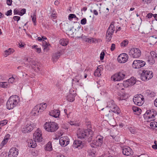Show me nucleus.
I'll return each mask as SVG.
<instances>
[{
    "mask_svg": "<svg viewBox=\"0 0 157 157\" xmlns=\"http://www.w3.org/2000/svg\"><path fill=\"white\" fill-rule=\"evenodd\" d=\"M19 101L20 98L18 96L14 95L11 96L6 102L7 108L9 110L13 109L17 105Z\"/></svg>",
    "mask_w": 157,
    "mask_h": 157,
    "instance_id": "f257e3e1",
    "label": "nucleus"
},
{
    "mask_svg": "<svg viewBox=\"0 0 157 157\" xmlns=\"http://www.w3.org/2000/svg\"><path fill=\"white\" fill-rule=\"evenodd\" d=\"M47 105L45 103H42L34 107L31 112L32 116H37L41 114L46 108Z\"/></svg>",
    "mask_w": 157,
    "mask_h": 157,
    "instance_id": "f03ea898",
    "label": "nucleus"
},
{
    "mask_svg": "<svg viewBox=\"0 0 157 157\" xmlns=\"http://www.w3.org/2000/svg\"><path fill=\"white\" fill-rule=\"evenodd\" d=\"M93 134L92 130H84L78 131L77 132V137L80 139H85L89 137V139H92Z\"/></svg>",
    "mask_w": 157,
    "mask_h": 157,
    "instance_id": "7ed1b4c3",
    "label": "nucleus"
},
{
    "mask_svg": "<svg viewBox=\"0 0 157 157\" xmlns=\"http://www.w3.org/2000/svg\"><path fill=\"white\" fill-rule=\"evenodd\" d=\"M44 127L46 131L50 132H55L59 127L57 123L54 122H46Z\"/></svg>",
    "mask_w": 157,
    "mask_h": 157,
    "instance_id": "20e7f679",
    "label": "nucleus"
},
{
    "mask_svg": "<svg viewBox=\"0 0 157 157\" xmlns=\"http://www.w3.org/2000/svg\"><path fill=\"white\" fill-rule=\"evenodd\" d=\"M157 114L156 112L153 109L147 110L144 114V117L148 122H150L155 120V117Z\"/></svg>",
    "mask_w": 157,
    "mask_h": 157,
    "instance_id": "39448f33",
    "label": "nucleus"
},
{
    "mask_svg": "<svg viewBox=\"0 0 157 157\" xmlns=\"http://www.w3.org/2000/svg\"><path fill=\"white\" fill-rule=\"evenodd\" d=\"M153 75V73L151 71L143 70L140 75V78L142 81H147L152 78Z\"/></svg>",
    "mask_w": 157,
    "mask_h": 157,
    "instance_id": "423d86ee",
    "label": "nucleus"
},
{
    "mask_svg": "<svg viewBox=\"0 0 157 157\" xmlns=\"http://www.w3.org/2000/svg\"><path fill=\"white\" fill-rule=\"evenodd\" d=\"M141 54V50L138 48H133L129 50L128 54L132 58H137L140 57Z\"/></svg>",
    "mask_w": 157,
    "mask_h": 157,
    "instance_id": "0eeeda50",
    "label": "nucleus"
},
{
    "mask_svg": "<svg viewBox=\"0 0 157 157\" xmlns=\"http://www.w3.org/2000/svg\"><path fill=\"white\" fill-rule=\"evenodd\" d=\"M35 126V125L31 121H27L25 123V125L22 128V131L24 133L30 132L33 130Z\"/></svg>",
    "mask_w": 157,
    "mask_h": 157,
    "instance_id": "6e6552de",
    "label": "nucleus"
},
{
    "mask_svg": "<svg viewBox=\"0 0 157 157\" xmlns=\"http://www.w3.org/2000/svg\"><path fill=\"white\" fill-rule=\"evenodd\" d=\"M133 100L135 104L139 106L142 105L144 102V97L141 94L135 96Z\"/></svg>",
    "mask_w": 157,
    "mask_h": 157,
    "instance_id": "1a4fd4ad",
    "label": "nucleus"
},
{
    "mask_svg": "<svg viewBox=\"0 0 157 157\" xmlns=\"http://www.w3.org/2000/svg\"><path fill=\"white\" fill-rule=\"evenodd\" d=\"M26 61L29 63V65L31 66L32 68L36 72L40 71V68L38 66V64L36 62L33 60L32 58L28 57L26 58Z\"/></svg>",
    "mask_w": 157,
    "mask_h": 157,
    "instance_id": "9d476101",
    "label": "nucleus"
},
{
    "mask_svg": "<svg viewBox=\"0 0 157 157\" xmlns=\"http://www.w3.org/2000/svg\"><path fill=\"white\" fill-rule=\"evenodd\" d=\"M41 130L39 128L37 129L34 133L33 138L34 140L38 142H41L43 138Z\"/></svg>",
    "mask_w": 157,
    "mask_h": 157,
    "instance_id": "9b49d317",
    "label": "nucleus"
},
{
    "mask_svg": "<svg viewBox=\"0 0 157 157\" xmlns=\"http://www.w3.org/2000/svg\"><path fill=\"white\" fill-rule=\"evenodd\" d=\"M145 62L141 60H135L132 64V67L135 69H138L143 67L145 65Z\"/></svg>",
    "mask_w": 157,
    "mask_h": 157,
    "instance_id": "f8f14e48",
    "label": "nucleus"
},
{
    "mask_svg": "<svg viewBox=\"0 0 157 157\" xmlns=\"http://www.w3.org/2000/svg\"><path fill=\"white\" fill-rule=\"evenodd\" d=\"M76 95V91L71 89L70 90L69 93L67 96V99L68 101L72 102L75 100Z\"/></svg>",
    "mask_w": 157,
    "mask_h": 157,
    "instance_id": "ddd939ff",
    "label": "nucleus"
},
{
    "mask_svg": "<svg viewBox=\"0 0 157 157\" xmlns=\"http://www.w3.org/2000/svg\"><path fill=\"white\" fill-rule=\"evenodd\" d=\"M128 59V56L125 53H123L120 55L117 58L118 61L120 63H125Z\"/></svg>",
    "mask_w": 157,
    "mask_h": 157,
    "instance_id": "4468645a",
    "label": "nucleus"
},
{
    "mask_svg": "<svg viewBox=\"0 0 157 157\" xmlns=\"http://www.w3.org/2000/svg\"><path fill=\"white\" fill-rule=\"evenodd\" d=\"M105 139L102 136L100 135H98L96 137V139L95 141L96 145L98 147H101L104 143Z\"/></svg>",
    "mask_w": 157,
    "mask_h": 157,
    "instance_id": "2eb2a0df",
    "label": "nucleus"
},
{
    "mask_svg": "<svg viewBox=\"0 0 157 157\" xmlns=\"http://www.w3.org/2000/svg\"><path fill=\"white\" fill-rule=\"evenodd\" d=\"M125 75L122 72H120L115 74L113 76V80L114 81H119L123 80Z\"/></svg>",
    "mask_w": 157,
    "mask_h": 157,
    "instance_id": "dca6fc26",
    "label": "nucleus"
},
{
    "mask_svg": "<svg viewBox=\"0 0 157 157\" xmlns=\"http://www.w3.org/2000/svg\"><path fill=\"white\" fill-rule=\"evenodd\" d=\"M70 140L68 137L64 136L61 137L59 140V142L60 145L64 147L67 145L69 143Z\"/></svg>",
    "mask_w": 157,
    "mask_h": 157,
    "instance_id": "f3484780",
    "label": "nucleus"
},
{
    "mask_svg": "<svg viewBox=\"0 0 157 157\" xmlns=\"http://www.w3.org/2000/svg\"><path fill=\"white\" fill-rule=\"evenodd\" d=\"M18 153V150L17 148L12 147L9 152L8 156L9 157H17Z\"/></svg>",
    "mask_w": 157,
    "mask_h": 157,
    "instance_id": "a211bd4d",
    "label": "nucleus"
},
{
    "mask_svg": "<svg viewBox=\"0 0 157 157\" xmlns=\"http://www.w3.org/2000/svg\"><path fill=\"white\" fill-rule=\"evenodd\" d=\"M84 144L82 141L79 140H75L73 143V147L78 149H82L84 146Z\"/></svg>",
    "mask_w": 157,
    "mask_h": 157,
    "instance_id": "6ab92c4d",
    "label": "nucleus"
},
{
    "mask_svg": "<svg viewBox=\"0 0 157 157\" xmlns=\"http://www.w3.org/2000/svg\"><path fill=\"white\" fill-rule=\"evenodd\" d=\"M113 101H111V105L109 106L111 110L113 113L119 114L120 113V110L118 106L113 103Z\"/></svg>",
    "mask_w": 157,
    "mask_h": 157,
    "instance_id": "aec40b11",
    "label": "nucleus"
},
{
    "mask_svg": "<svg viewBox=\"0 0 157 157\" xmlns=\"http://www.w3.org/2000/svg\"><path fill=\"white\" fill-rule=\"evenodd\" d=\"M115 22H112L110 25L107 29V35H113L115 30V26L114 25Z\"/></svg>",
    "mask_w": 157,
    "mask_h": 157,
    "instance_id": "412c9836",
    "label": "nucleus"
},
{
    "mask_svg": "<svg viewBox=\"0 0 157 157\" xmlns=\"http://www.w3.org/2000/svg\"><path fill=\"white\" fill-rule=\"evenodd\" d=\"M132 150L129 147H123L122 149V153L125 156L130 155L132 154Z\"/></svg>",
    "mask_w": 157,
    "mask_h": 157,
    "instance_id": "4be33fe9",
    "label": "nucleus"
},
{
    "mask_svg": "<svg viewBox=\"0 0 157 157\" xmlns=\"http://www.w3.org/2000/svg\"><path fill=\"white\" fill-rule=\"evenodd\" d=\"M65 50L58 51L57 52L54 54L52 56V58L54 60L56 61L59 59L60 56L64 52Z\"/></svg>",
    "mask_w": 157,
    "mask_h": 157,
    "instance_id": "5701e85b",
    "label": "nucleus"
},
{
    "mask_svg": "<svg viewBox=\"0 0 157 157\" xmlns=\"http://www.w3.org/2000/svg\"><path fill=\"white\" fill-rule=\"evenodd\" d=\"M49 114L54 117L57 118L60 114V111L57 109L53 110L49 112Z\"/></svg>",
    "mask_w": 157,
    "mask_h": 157,
    "instance_id": "b1692460",
    "label": "nucleus"
},
{
    "mask_svg": "<svg viewBox=\"0 0 157 157\" xmlns=\"http://www.w3.org/2000/svg\"><path fill=\"white\" fill-rule=\"evenodd\" d=\"M36 141L34 140H31L28 141V146L29 147L34 148L36 147L37 144L36 143Z\"/></svg>",
    "mask_w": 157,
    "mask_h": 157,
    "instance_id": "393cba45",
    "label": "nucleus"
},
{
    "mask_svg": "<svg viewBox=\"0 0 157 157\" xmlns=\"http://www.w3.org/2000/svg\"><path fill=\"white\" fill-rule=\"evenodd\" d=\"M101 69L98 67L95 70L94 75L95 76L99 77L101 75Z\"/></svg>",
    "mask_w": 157,
    "mask_h": 157,
    "instance_id": "a878e982",
    "label": "nucleus"
},
{
    "mask_svg": "<svg viewBox=\"0 0 157 157\" xmlns=\"http://www.w3.org/2000/svg\"><path fill=\"white\" fill-rule=\"evenodd\" d=\"M127 80L128 81L127 82L128 83V86H133L136 83V81L133 77H131L130 79H128Z\"/></svg>",
    "mask_w": 157,
    "mask_h": 157,
    "instance_id": "bb28decb",
    "label": "nucleus"
},
{
    "mask_svg": "<svg viewBox=\"0 0 157 157\" xmlns=\"http://www.w3.org/2000/svg\"><path fill=\"white\" fill-rule=\"evenodd\" d=\"M14 52V50L12 48H9L8 50L4 51V56L5 57H6L11 53H13Z\"/></svg>",
    "mask_w": 157,
    "mask_h": 157,
    "instance_id": "cd10ccee",
    "label": "nucleus"
},
{
    "mask_svg": "<svg viewBox=\"0 0 157 157\" xmlns=\"http://www.w3.org/2000/svg\"><path fill=\"white\" fill-rule=\"evenodd\" d=\"M128 42V40L127 39L123 40L121 43V47L123 48L126 47L127 46Z\"/></svg>",
    "mask_w": 157,
    "mask_h": 157,
    "instance_id": "c85d7f7f",
    "label": "nucleus"
},
{
    "mask_svg": "<svg viewBox=\"0 0 157 157\" xmlns=\"http://www.w3.org/2000/svg\"><path fill=\"white\" fill-rule=\"evenodd\" d=\"M10 85L9 83L7 82H0V87L3 88H6L9 87Z\"/></svg>",
    "mask_w": 157,
    "mask_h": 157,
    "instance_id": "c756f323",
    "label": "nucleus"
},
{
    "mask_svg": "<svg viewBox=\"0 0 157 157\" xmlns=\"http://www.w3.org/2000/svg\"><path fill=\"white\" fill-rule=\"evenodd\" d=\"M155 58L149 56L147 60L148 63L151 65L155 63Z\"/></svg>",
    "mask_w": 157,
    "mask_h": 157,
    "instance_id": "7c9ffc66",
    "label": "nucleus"
},
{
    "mask_svg": "<svg viewBox=\"0 0 157 157\" xmlns=\"http://www.w3.org/2000/svg\"><path fill=\"white\" fill-rule=\"evenodd\" d=\"M132 109L134 112L137 113V114L138 115L140 114L141 110L139 107L136 106H133L132 107Z\"/></svg>",
    "mask_w": 157,
    "mask_h": 157,
    "instance_id": "2f4dec72",
    "label": "nucleus"
},
{
    "mask_svg": "<svg viewBox=\"0 0 157 157\" xmlns=\"http://www.w3.org/2000/svg\"><path fill=\"white\" fill-rule=\"evenodd\" d=\"M59 44L63 46H66L68 44L67 41L64 39H62L59 40Z\"/></svg>",
    "mask_w": 157,
    "mask_h": 157,
    "instance_id": "473e14b6",
    "label": "nucleus"
},
{
    "mask_svg": "<svg viewBox=\"0 0 157 157\" xmlns=\"http://www.w3.org/2000/svg\"><path fill=\"white\" fill-rule=\"evenodd\" d=\"M45 149L47 151H51L52 148V144L50 142H49L46 145L45 147Z\"/></svg>",
    "mask_w": 157,
    "mask_h": 157,
    "instance_id": "72a5a7b5",
    "label": "nucleus"
},
{
    "mask_svg": "<svg viewBox=\"0 0 157 157\" xmlns=\"http://www.w3.org/2000/svg\"><path fill=\"white\" fill-rule=\"evenodd\" d=\"M31 17L32 18V20L33 23L34 25V26H36V18L35 13H34L33 15H31Z\"/></svg>",
    "mask_w": 157,
    "mask_h": 157,
    "instance_id": "f704fd0d",
    "label": "nucleus"
},
{
    "mask_svg": "<svg viewBox=\"0 0 157 157\" xmlns=\"http://www.w3.org/2000/svg\"><path fill=\"white\" fill-rule=\"evenodd\" d=\"M86 123L87 129H86L85 130H92L91 129V128H92V126L91 125V122L90 121H87L86 122Z\"/></svg>",
    "mask_w": 157,
    "mask_h": 157,
    "instance_id": "c9c22d12",
    "label": "nucleus"
},
{
    "mask_svg": "<svg viewBox=\"0 0 157 157\" xmlns=\"http://www.w3.org/2000/svg\"><path fill=\"white\" fill-rule=\"evenodd\" d=\"M38 46L37 45H34L32 46L33 49H35L36 51L38 53H40L41 52V50L40 48H37Z\"/></svg>",
    "mask_w": 157,
    "mask_h": 157,
    "instance_id": "e433bc0d",
    "label": "nucleus"
},
{
    "mask_svg": "<svg viewBox=\"0 0 157 157\" xmlns=\"http://www.w3.org/2000/svg\"><path fill=\"white\" fill-rule=\"evenodd\" d=\"M50 45V44L47 43V42L44 40H43V46L44 47V49L47 50L48 46Z\"/></svg>",
    "mask_w": 157,
    "mask_h": 157,
    "instance_id": "4c0bfd02",
    "label": "nucleus"
},
{
    "mask_svg": "<svg viewBox=\"0 0 157 157\" xmlns=\"http://www.w3.org/2000/svg\"><path fill=\"white\" fill-rule=\"evenodd\" d=\"M8 122L6 120H4L0 121V126L2 128L3 126L6 125Z\"/></svg>",
    "mask_w": 157,
    "mask_h": 157,
    "instance_id": "58836bf2",
    "label": "nucleus"
},
{
    "mask_svg": "<svg viewBox=\"0 0 157 157\" xmlns=\"http://www.w3.org/2000/svg\"><path fill=\"white\" fill-rule=\"evenodd\" d=\"M76 17V16L74 14H70L68 16V19L70 21H71L72 19Z\"/></svg>",
    "mask_w": 157,
    "mask_h": 157,
    "instance_id": "ea45409f",
    "label": "nucleus"
},
{
    "mask_svg": "<svg viewBox=\"0 0 157 157\" xmlns=\"http://www.w3.org/2000/svg\"><path fill=\"white\" fill-rule=\"evenodd\" d=\"M128 129L131 133L133 134H135L136 133V132L134 127H130L128 128Z\"/></svg>",
    "mask_w": 157,
    "mask_h": 157,
    "instance_id": "a19ab883",
    "label": "nucleus"
},
{
    "mask_svg": "<svg viewBox=\"0 0 157 157\" xmlns=\"http://www.w3.org/2000/svg\"><path fill=\"white\" fill-rule=\"evenodd\" d=\"M26 9H22L21 11L20 10V13H19V15L21 16H22L24 15L26 12Z\"/></svg>",
    "mask_w": 157,
    "mask_h": 157,
    "instance_id": "79ce46f5",
    "label": "nucleus"
},
{
    "mask_svg": "<svg viewBox=\"0 0 157 157\" xmlns=\"http://www.w3.org/2000/svg\"><path fill=\"white\" fill-rule=\"evenodd\" d=\"M150 56L155 58H157V54L154 51L151 52Z\"/></svg>",
    "mask_w": 157,
    "mask_h": 157,
    "instance_id": "37998d69",
    "label": "nucleus"
},
{
    "mask_svg": "<svg viewBox=\"0 0 157 157\" xmlns=\"http://www.w3.org/2000/svg\"><path fill=\"white\" fill-rule=\"evenodd\" d=\"M112 35H107V33H106V41L107 42H109L110 41L112 37Z\"/></svg>",
    "mask_w": 157,
    "mask_h": 157,
    "instance_id": "c03bdc74",
    "label": "nucleus"
},
{
    "mask_svg": "<svg viewBox=\"0 0 157 157\" xmlns=\"http://www.w3.org/2000/svg\"><path fill=\"white\" fill-rule=\"evenodd\" d=\"M105 55V52L103 51H102L100 55V59L101 60H102L104 59Z\"/></svg>",
    "mask_w": 157,
    "mask_h": 157,
    "instance_id": "a18cd8bd",
    "label": "nucleus"
},
{
    "mask_svg": "<svg viewBox=\"0 0 157 157\" xmlns=\"http://www.w3.org/2000/svg\"><path fill=\"white\" fill-rule=\"evenodd\" d=\"M14 78L12 76V77L10 78L8 80V83H13L15 81Z\"/></svg>",
    "mask_w": 157,
    "mask_h": 157,
    "instance_id": "49530a36",
    "label": "nucleus"
},
{
    "mask_svg": "<svg viewBox=\"0 0 157 157\" xmlns=\"http://www.w3.org/2000/svg\"><path fill=\"white\" fill-rule=\"evenodd\" d=\"M86 21L87 20L86 18H84L81 20L80 23L82 25H84L86 24Z\"/></svg>",
    "mask_w": 157,
    "mask_h": 157,
    "instance_id": "de8ad7c7",
    "label": "nucleus"
},
{
    "mask_svg": "<svg viewBox=\"0 0 157 157\" xmlns=\"http://www.w3.org/2000/svg\"><path fill=\"white\" fill-rule=\"evenodd\" d=\"M117 99L119 101L125 100V96L124 95L122 94V95L120 97H118Z\"/></svg>",
    "mask_w": 157,
    "mask_h": 157,
    "instance_id": "09e8293b",
    "label": "nucleus"
},
{
    "mask_svg": "<svg viewBox=\"0 0 157 157\" xmlns=\"http://www.w3.org/2000/svg\"><path fill=\"white\" fill-rule=\"evenodd\" d=\"M21 17L18 16H14L13 17V19L14 20L17 21V22L20 19Z\"/></svg>",
    "mask_w": 157,
    "mask_h": 157,
    "instance_id": "8fccbe9b",
    "label": "nucleus"
},
{
    "mask_svg": "<svg viewBox=\"0 0 157 157\" xmlns=\"http://www.w3.org/2000/svg\"><path fill=\"white\" fill-rule=\"evenodd\" d=\"M12 10H10L5 13V15L7 16H10L12 14Z\"/></svg>",
    "mask_w": 157,
    "mask_h": 157,
    "instance_id": "3c124183",
    "label": "nucleus"
},
{
    "mask_svg": "<svg viewBox=\"0 0 157 157\" xmlns=\"http://www.w3.org/2000/svg\"><path fill=\"white\" fill-rule=\"evenodd\" d=\"M153 14L151 13H150L147 14L146 17V18H151L153 17Z\"/></svg>",
    "mask_w": 157,
    "mask_h": 157,
    "instance_id": "603ef678",
    "label": "nucleus"
},
{
    "mask_svg": "<svg viewBox=\"0 0 157 157\" xmlns=\"http://www.w3.org/2000/svg\"><path fill=\"white\" fill-rule=\"evenodd\" d=\"M19 13H20V10L18 9H17H17H14V10H13L14 15H16V14H18V15H19Z\"/></svg>",
    "mask_w": 157,
    "mask_h": 157,
    "instance_id": "864d4df0",
    "label": "nucleus"
},
{
    "mask_svg": "<svg viewBox=\"0 0 157 157\" xmlns=\"http://www.w3.org/2000/svg\"><path fill=\"white\" fill-rule=\"evenodd\" d=\"M115 44H112L111 46L110 50L111 51H113L115 48Z\"/></svg>",
    "mask_w": 157,
    "mask_h": 157,
    "instance_id": "5fc2aeb1",
    "label": "nucleus"
},
{
    "mask_svg": "<svg viewBox=\"0 0 157 157\" xmlns=\"http://www.w3.org/2000/svg\"><path fill=\"white\" fill-rule=\"evenodd\" d=\"M72 81H73V83L75 84H77V83L79 82V80L77 78H75L72 79Z\"/></svg>",
    "mask_w": 157,
    "mask_h": 157,
    "instance_id": "6e6d98bb",
    "label": "nucleus"
},
{
    "mask_svg": "<svg viewBox=\"0 0 157 157\" xmlns=\"http://www.w3.org/2000/svg\"><path fill=\"white\" fill-rule=\"evenodd\" d=\"M155 122H151L150 124V126L152 128H155L156 127V125L155 124Z\"/></svg>",
    "mask_w": 157,
    "mask_h": 157,
    "instance_id": "4d7b16f0",
    "label": "nucleus"
},
{
    "mask_svg": "<svg viewBox=\"0 0 157 157\" xmlns=\"http://www.w3.org/2000/svg\"><path fill=\"white\" fill-rule=\"evenodd\" d=\"M95 144V141H94V143H92L90 144V146L92 148H95L96 146H97Z\"/></svg>",
    "mask_w": 157,
    "mask_h": 157,
    "instance_id": "13d9d810",
    "label": "nucleus"
},
{
    "mask_svg": "<svg viewBox=\"0 0 157 157\" xmlns=\"http://www.w3.org/2000/svg\"><path fill=\"white\" fill-rule=\"evenodd\" d=\"M52 12V14L51 15V17H56V12H55V11L54 10H53V11Z\"/></svg>",
    "mask_w": 157,
    "mask_h": 157,
    "instance_id": "bf43d9fd",
    "label": "nucleus"
},
{
    "mask_svg": "<svg viewBox=\"0 0 157 157\" xmlns=\"http://www.w3.org/2000/svg\"><path fill=\"white\" fill-rule=\"evenodd\" d=\"M81 37L83 40L85 41L86 42V41L88 39V38H87L86 36H85L82 35Z\"/></svg>",
    "mask_w": 157,
    "mask_h": 157,
    "instance_id": "052dcab7",
    "label": "nucleus"
},
{
    "mask_svg": "<svg viewBox=\"0 0 157 157\" xmlns=\"http://www.w3.org/2000/svg\"><path fill=\"white\" fill-rule=\"evenodd\" d=\"M90 12L92 13L93 12L94 14L95 15H97L98 14V11L95 10H94L93 12L92 10H90Z\"/></svg>",
    "mask_w": 157,
    "mask_h": 157,
    "instance_id": "680f3d73",
    "label": "nucleus"
},
{
    "mask_svg": "<svg viewBox=\"0 0 157 157\" xmlns=\"http://www.w3.org/2000/svg\"><path fill=\"white\" fill-rule=\"evenodd\" d=\"M69 123H70V124L71 125H74L76 126V125H78V124L77 123H75V122H74V121H70Z\"/></svg>",
    "mask_w": 157,
    "mask_h": 157,
    "instance_id": "e2e57ef3",
    "label": "nucleus"
},
{
    "mask_svg": "<svg viewBox=\"0 0 157 157\" xmlns=\"http://www.w3.org/2000/svg\"><path fill=\"white\" fill-rule=\"evenodd\" d=\"M12 0H7V4L9 6H11L12 4Z\"/></svg>",
    "mask_w": 157,
    "mask_h": 157,
    "instance_id": "0e129e2a",
    "label": "nucleus"
},
{
    "mask_svg": "<svg viewBox=\"0 0 157 157\" xmlns=\"http://www.w3.org/2000/svg\"><path fill=\"white\" fill-rule=\"evenodd\" d=\"M92 40L93 38L90 37V38H88L86 42L89 43H91L92 42Z\"/></svg>",
    "mask_w": 157,
    "mask_h": 157,
    "instance_id": "69168bd1",
    "label": "nucleus"
},
{
    "mask_svg": "<svg viewBox=\"0 0 157 157\" xmlns=\"http://www.w3.org/2000/svg\"><path fill=\"white\" fill-rule=\"evenodd\" d=\"M155 94L154 92H151L149 96L150 97H154L155 95Z\"/></svg>",
    "mask_w": 157,
    "mask_h": 157,
    "instance_id": "338daca9",
    "label": "nucleus"
},
{
    "mask_svg": "<svg viewBox=\"0 0 157 157\" xmlns=\"http://www.w3.org/2000/svg\"><path fill=\"white\" fill-rule=\"evenodd\" d=\"M33 155L34 156H36L38 155V152L37 151L33 152Z\"/></svg>",
    "mask_w": 157,
    "mask_h": 157,
    "instance_id": "774afa93",
    "label": "nucleus"
}]
</instances>
